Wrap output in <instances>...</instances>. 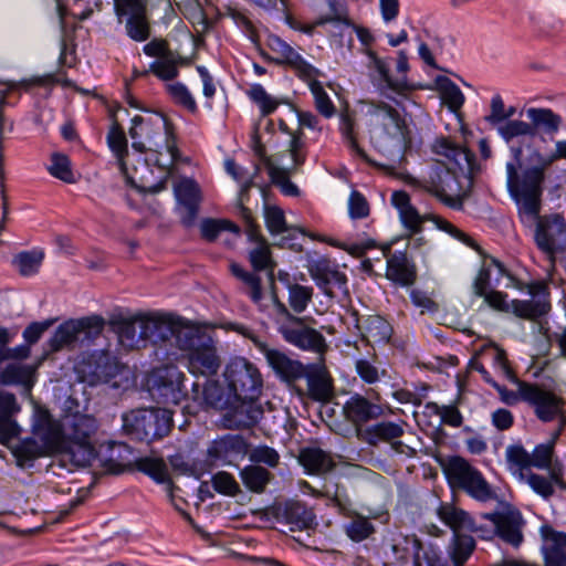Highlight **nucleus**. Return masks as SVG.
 <instances>
[{
	"label": "nucleus",
	"instance_id": "1",
	"mask_svg": "<svg viewBox=\"0 0 566 566\" xmlns=\"http://www.w3.org/2000/svg\"><path fill=\"white\" fill-rule=\"evenodd\" d=\"M497 132L510 144L513 160L506 164L507 189L521 206V211L528 216H536L541 210V197L543 192L544 169L531 167L518 175L522 166L523 145L530 147L536 137V129L530 123L512 119L502 124Z\"/></svg>",
	"mask_w": 566,
	"mask_h": 566
},
{
	"label": "nucleus",
	"instance_id": "2",
	"mask_svg": "<svg viewBox=\"0 0 566 566\" xmlns=\"http://www.w3.org/2000/svg\"><path fill=\"white\" fill-rule=\"evenodd\" d=\"M364 116L375 148L387 156L402 157L411 147L412 135L405 116L382 101H365Z\"/></svg>",
	"mask_w": 566,
	"mask_h": 566
},
{
	"label": "nucleus",
	"instance_id": "3",
	"mask_svg": "<svg viewBox=\"0 0 566 566\" xmlns=\"http://www.w3.org/2000/svg\"><path fill=\"white\" fill-rule=\"evenodd\" d=\"M76 398L69 396L63 402V440L77 464H90L98 457V451L91 438L98 429L97 419L93 415L80 410Z\"/></svg>",
	"mask_w": 566,
	"mask_h": 566
},
{
	"label": "nucleus",
	"instance_id": "4",
	"mask_svg": "<svg viewBox=\"0 0 566 566\" xmlns=\"http://www.w3.org/2000/svg\"><path fill=\"white\" fill-rule=\"evenodd\" d=\"M144 126H149L153 135L149 138L157 136L159 143H155L156 146H160L163 150L146 149L144 147V163L148 167H156L160 171V181L154 187H144V193L149 191L156 193L165 188L167 179L170 174V169L178 159L179 153L176 145V139L172 132V125L166 118L165 115L158 112H150L144 107Z\"/></svg>",
	"mask_w": 566,
	"mask_h": 566
},
{
	"label": "nucleus",
	"instance_id": "5",
	"mask_svg": "<svg viewBox=\"0 0 566 566\" xmlns=\"http://www.w3.org/2000/svg\"><path fill=\"white\" fill-rule=\"evenodd\" d=\"M178 349L187 355V368L195 376L213 377L221 367L213 339L198 328L184 331L178 336Z\"/></svg>",
	"mask_w": 566,
	"mask_h": 566
},
{
	"label": "nucleus",
	"instance_id": "6",
	"mask_svg": "<svg viewBox=\"0 0 566 566\" xmlns=\"http://www.w3.org/2000/svg\"><path fill=\"white\" fill-rule=\"evenodd\" d=\"M443 472L452 489L462 490L479 502L495 499V493L482 472L467 459L460 455L448 458L443 465Z\"/></svg>",
	"mask_w": 566,
	"mask_h": 566
},
{
	"label": "nucleus",
	"instance_id": "7",
	"mask_svg": "<svg viewBox=\"0 0 566 566\" xmlns=\"http://www.w3.org/2000/svg\"><path fill=\"white\" fill-rule=\"evenodd\" d=\"M531 300H507V294L496 290H490L483 295L484 302L493 310L503 313H513L524 319H536L547 314L551 310L548 293L543 284L536 283L530 286Z\"/></svg>",
	"mask_w": 566,
	"mask_h": 566
},
{
	"label": "nucleus",
	"instance_id": "8",
	"mask_svg": "<svg viewBox=\"0 0 566 566\" xmlns=\"http://www.w3.org/2000/svg\"><path fill=\"white\" fill-rule=\"evenodd\" d=\"M106 143L124 177L127 189L126 202L132 210L139 211L142 206L133 198V193L142 197V184L134 176L137 172V166L129 161L128 140L122 125L116 119L113 120L107 133Z\"/></svg>",
	"mask_w": 566,
	"mask_h": 566
},
{
	"label": "nucleus",
	"instance_id": "9",
	"mask_svg": "<svg viewBox=\"0 0 566 566\" xmlns=\"http://www.w3.org/2000/svg\"><path fill=\"white\" fill-rule=\"evenodd\" d=\"M387 546L390 551L388 556L394 563H407L412 557L413 566H448L437 546L423 547L415 534L395 533Z\"/></svg>",
	"mask_w": 566,
	"mask_h": 566
},
{
	"label": "nucleus",
	"instance_id": "10",
	"mask_svg": "<svg viewBox=\"0 0 566 566\" xmlns=\"http://www.w3.org/2000/svg\"><path fill=\"white\" fill-rule=\"evenodd\" d=\"M119 369L118 358L108 349H93L84 353L74 364L76 380L88 386L109 382L117 376Z\"/></svg>",
	"mask_w": 566,
	"mask_h": 566
},
{
	"label": "nucleus",
	"instance_id": "11",
	"mask_svg": "<svg viewBox=\"0 0 566 566\" xmlns=\"http://www.w3.org/2000/svg\"><path fill=\"white\" fill-rule=\"evenodd\" d=\"M185 374L176 366L166 365L154 368L144 379L150 398L158 405H178L185 397Z\"/></svg>",
	"mask_w": 566,
	"mask_h": 566
},
{
	"label": "nucleus",
	"instance_id": "12",
	"mask_svg": "<svg viewBox=\"0 0 566 566\" xmlns=\"http://www.w3.org/2000/svg\"><path fill=\"white\" fill-rule=\"evenodd\" d=\"M275 308L284 321L279 325V332L289 344L314 353H323L327 345L325 337L316 329L304 324V319L292 314L286 305L275 302Z\"/></svg>",
	"mask_w": 566,
	"mask_h": 566
},
{
	"label": "nucleus",
	"instance_id": "13",
	"mask_svg": "<svg viewBox=\"0 0 566 566\" xmlns=\"http://www.w3.org/2000/svg\"><path fill=\"white\" fill-rule=\"evenodd\" d=\"M224 379L235 399L256 400L263 379L254 364L243 357H235L226 367Z\"/></svg>",
	"mask_w": 566,
	"mask_h": 566
},
{
	"label": "nucleus",
	"instance_id": "14",
	"mask_svg": "<svg viewBox=\"0 0 566 566\" xmlns=\"http://www.w3.org/2000/svg\"><path fill=\"white\" fill-rule=\"evenodd\" d=\"M191 329L190 322L180 316L158 311H144V342L160 345L174 338L178 348L179 334Z\"/></svg>",
	"mask_w": 566,
	"mask_h": 566
},
{
	"label": "nucleus",
	"instance_id": "15",
	"mask_svg": "<svg viewBox=\"0 0 566 566\" xmlns=\"http://www.w3.org/2000/svg\"><path fill=\"white\" fill-rule=\"evenodd\" d=\"M517 395L521 400L534 408L536 417L551 422L563 412L564 399L535 384L517 380Z\"/></svg>",
	"mask_w": 566,
	"mask_h": 566
},
{
	"label": "nucleus",
	"instance_id": "16",
	"mask_svg": "<svg viewBox=\"0 0 566 566\" xmlns=\"http://www.w3.org/2000/svg\"><path fill=\"white\" fill-rule=\"evenodd\" d=\"M520 214L526 216L531 219H537L535 230V241L537 247L547 254H555L566 245V221L559 214H553L547 217L528 216L521 211L518 205Z\"/></svg>",
	"mask_w": 566,
	"mask_h": 566
},
{
	"label": "nucleus",
	"instance_id": "17",
	"mask_svg": "<svg viewBox=\"0 0 566 566\" xmlns=\"http://www.w3.org/2000/svg\"><path fill=\"white\" fill-rule=\"evenodd\" d=\"M266 45L276 55L273 59L275 64L289 66L301 81L321 76V71L317 67L307 62L279 35L270 34L266 39Z\"/></svg>",
	"mask_w": 566,
	"mask_h": 566
},
{
	"label": "nucleus",
	"instance_id": "18",
	"mask_svg": "<svg viewBox=\"0 0 566 566\" xmlns=\"http://www.w3.org/2000/svg\"><path fill=\"white\" fill-rule=\"evenodd\" d=\"M254 344L264 356L268 365L282 381L291 385L303 379L307 365L291 358L284 352L271 347L264 342L254 340Z\"/></svg>",
	"mask_w": 566,
	"mask_h": 566
},
{
	"label": "nucleus",
	"instance_id": "19",
	"mask_svg": "<svg viewBox=\"0 0 566 566\" xmlns=\"http://www.w3.org/2000/svg\"><path fill=\"white\" fill-rule=\"evenodd\" d=\"M177 200V212L186 228L195 226L200 203V189L191 178H180L174 184Z\"/></svg>",
	"mask_w": 566,
	"mask_h": 566
},
{
	"label": "nucleus",
	"instance_id": "20",
	"mask_svg": "<svg viewBox=\"0 0 566 566\" xmlns=\"http://www.w3.org/2000/svg\"><path fill=\"white\" fill-rule=\"evenodd\" d=\"M63 413L61 419H55L50 410L34 403L31 417L32 434L39 438L43 446L54 447L63 440Z\"/></svg>",
	"mask_w": 566,
	"mask_h": 566
},
{
	"label": "nucleus",
	"instance_id": "21",
	"mask_svg": "<svg viewBox=\"0 0 566 566\" xmlns=\"http://www.w3.org/2000/svg\"><path fill=\"white\" fill-rule=\"evenodd\" d=\"M428 189L447 207L453 210L463 209L464 195L461 193L457 176L450 169L436 170Z\"/></svg>",
	"mask_w": 566,
	"mask_h": 566
},
{
	"label": "nucleus",
	"instance_id": "22",
	"mask_svg": "<svg viewBox=\"0 0 566 566\" xmlns=\"http://www.w3.org/2000/svg\"><path fill=\"white\" fill-rule=\"evenodd\" d=\"M365 54L368 57L367 69L371 81L382 96L391 98L390 93L400 94L407 90V82L391 77L387 59L379 57L377 53L370 49H366Z\"/></svg>",
	"mask_w": 566,
	"mask_h": 566
},
{
	"label": "nucleus",
	"instance_id": "23",
	"mask_svg": "<svg viewBox=\"0 0 566 566\" xmlns=\"http://www.w3.org/2000/svg\"><path fill=\"white\" fill-rule=\"evenodd\" d=\"M241 212L245 219L247 234L250 241L254 242V247L249 252V260L255 271L269 270L273 275L274 261L272 260L271 250L266 240L260 234L258 226L254 223L251 212L248 208L241 207Z\"/></svg>",
	"mask_w": 566,
	"mask_h": 566
},
{
	"label": "nucleus",
	"instance_id": "24",
	"mask_svg": "<svg viewBox=\"0 0 566 566\" xmlns=\"http://www.w3.org/2000/svg\"><path fill=\"white\" fill-rule=\"evenodd\" d=\"M118 27L133 41L142 42V0H113Z\"/></svg>",
	"mask_w": 566,
	"mask_h": 566
},
{
	"label": "nucleus",
	"instance_id": "25",
	"mask_svg": "<svg viewBox=\"0 0 566 566\" xmlns=\"http://www.w3.org/2000/svg\"><path fill=\"white\" fill-rule=\"evenodd\" d=\"M483 517L492 522L496 534L504 542L515 547L523 542L522 527L524 521L518 511L488 513L484 514Z\"/></svg>",
	"mask_w": 566,
	"mask_h": 566
},
{
	"label": "nucleus",
	"instance_id": "26",
	"mask_svg": "<svg viewBox=\"0 0 566 566\" xmlns=\"http://www.w3.org/2000/svg\"><path fill=\"white\" fill-rule=\"evenodd\" d=\"M433 150L452 161L464 175H473L479 169L475 155L448 138L437 139L433 144Z\"/></svg>",
	"mask_w": 566,
	"mask_h": 566
},
{
	"label": "nucleus",
	"instance_id": "27",
	"mask_svg": "<svg viewBox=\"0 0 566 566\" xmlns=\"http://www.w3.org/2000/svg\"><path fill=\"white\" fill-rule=\"evenodd\" d=\"M308 272L316 285L326 295L332 296V286H336L339 290L347 292L346 274L338 271L336 265L332 264L328 260L321 259L313 262L308 268Z\"/></svg>",
	"mask_w": 566,
	"mask_h": 566
},
{
	"label": "nucleus",
	"instance_id": "28",
	"mask_svg": "<svg viewBox=\"0 0 566 566\" xmlns=\"http://www.w3.org/2000/svg\"><path fill=\"white\" fill-rule=\"evenodd\" d=\"M239 403L224 416V426L229 429H245L256 424L262 416L263 408L256 400L237 399Z\"/></svg>",
	"mask_w": 566,
	"mask_h": 566
},
{
	"label": "nucleus",
	"instance_id": "29",
	"mask_svg": "<svg viewBox=\"0 0 566 566\" xmlns=\"http://www.w3.org/2000/svg\"><path fill=\"white\" fill-rule=\"evenodd\" d=\"M172 423V411L168 408L144 407V440L163 439L169 434Z\"/></svg>",
	"mask_w": 566,
	"mask_h": 566
},
{
	"label": "nucleus",
	"instance_id": "30",
	"mask_svg": "<svg viewBox=\"0 0 566 566\" xmlns=\"http://www.w3.org/2000/svg\"><path fill=\"white\" fill-rule=\"evenodd\" d=\"M390 201L399 213V220L402 227L408 230L410 234L420 233L423 223L430 219V216L420 214L418 209L412 206L410 196L403 190L394 191Z\"/></svg>",
	"mask_w": 566,
	"mask_h": 566
},
{
	"label": "nucleus",
	"instance_id": "31",
	"mask_svg": "<svg viewBox=\"0 0 566 566\" xmlns=\"http://www.w3.org/2000/svg\"><path fill=\"white\" fill-rule=\"evenodd\" d=\"M245 449L244 440L238 434H226L208 448V459L214 465L230 464Z\"/></svg>",
	"mask_w": 566,
	"mask_h": 566
},
{
	"label": "nucleus",
	"instance_id": "32",
	"mask_svg": "<svg viewBox=\"0 0 566 566\" xmlns=\"http://www.w3.org/2000/svg\"><path fill=\"white\" fill-rule=\"evenodd\" d=\"M345 418L354 424H363L384 415V408L360 394L352 395L343 406Z\"/></svg>",
	"mask_w": 566,
	"mask_h": 566
},
{
	"label": "nucleus",
	"instance_id": "33",
	"mask_svg": "<svg viewBox=\"0 0 566 566\" xmlns=\"http://www.w3.org/2000/svg\"><path fill=\"white\" fill-rule=\"evenodd\" d=\"M20 411L14 394L0 390V442L8 443L20 433L13 416Z\"/></svg>",
	"mask_w": 566,
	"mask_h": 566
},
{
	"label": "nucleus",
	"instance_id": "34",
	"mask_svg": "<svg viewBox=\"0 0 566 566\" xmlns=\"http://www.w3.org/2000/svg\"><path fill=\"white\" fill-rule=\"evenodd\" d=\"M387 277L401 285L410 286L416 282L417 271L413 262L408 258L406 251H395L387 255Z\"/></svg>",
	"mask_w": 566,
	"mask_h": 566
},
{
	"label": "nucleus",
	"instance_id": "35",
	"mask_svg": "<svg viewBox=\"0 0 566 566\" xmlns=\"http://www.w3.org/2000/svg\"><path fill=\"white\" fill-rule=\"evenodd\" d=\"M281 518L292 532L308 530L316 525L313 509L300 501L285 502L281 507Z\"/></svg>",
	"mask_w": 566,
	"mask_h": 566
},
{
	"label": "nucleus",
	"instance_id": "36",
	"mask_svg": "<svg viewBox=\"0 0 566 566\" xmlns=\"http://www.w3.org/2000/svg\"><path fill=\"white\" fill-rule=\"evenodd\" d=\"M439 518L449 526L453 534H461V531L475 533L479 531L473 517L464 510L450 503H441L438 511Z\"/></svg>",
	"mask_w": 566,
	"mask_h": 566
},
{
	"label": "nucleus",
	"instance_id": "37",
	"mask_svg": "<svg viewBox=\"0 0 566 566\" xmlns=\"http://www.w3.org/2000/svg\"><path fill=\"white\" fill-rule=\"evenodd\" d=\"M303 379L306 380L307 392L313 400L327 401L332 398L331 380L321 368L307 365Z\"/></svg>",
	"mask_w": 566,
	"mask_h": 566
},
{
	"label": "nucleus",
	"instance_id": "38",
	"mask_svg": "<svg viewBox=\"0 0 566 566\" xmlns=\"http://www.w3.org/2000/svg\"><path fill=\"white\" fill-rule=\"evenodd\" d=\"M74 322L78 343L83 346H91L103 333L106 325L105 318L98 314L74 318Z\"/></svg>",
	"mask_w": 566,
	"mask_h": 566
},
{
	"label": "nucleus",
	"instance_id": "39",
	"mask_svg": "<svg viewBox=\"0 0 566 566\" xmlns=\"http://www.w3.org/2000/svg\"><path fill=\"white\" fill-rule=\"evenodd\" d=\"M74 318L61 323L53 335L45 342L44 352L57 353L64 347H71L78 343Z\"/></svg>",
	"mask_w": 566,
	"mask_h": 566
},
{
	"label": "nucleus",
	"instance_id": "40",
	"mask_svg": "<svg viewBox=\"0 0 566 566\" xmlns=\"http://www.w3.org/2000/svg\"><path fill=\"white\" fill-rule=\"evenodd\" d=\"M45 253L42 249L21 251L12 259V265L22 277H32L40 272Z\"/></svg>",
	"mask_w": 566,
	"mask_h": 566
},
{
	"label": "nucleus",
	"instance_id": "41",
	"mask_svg": "<svg viewBox=\"0 0 566 566\" xmlns=\"http://www.w3.org/2000/svg\"><path fill=\"white\" fill-rule=\"evenodd\" d=\"M247 96L254 103L261 116L265 117L273 114L282 104H289L287 98L276 97L266 92V90L259 83L251 84L247 91Z\"/></svg>",
	"mask_w": 566,
	"mask_h": 566
},
{
	"label": "nucleus",
	"instance_id": "42",
	"mask_svg": "<svg viewBox=\"0 0 566 566\" xmlns=\"http://www.w3.org/2000/svg\"><path fill=\"white\" fill-rule=\"evenodd\" d=\"M475 549V539L467 534H453L447 553L453 566H463Z\"/></svg>",
	"mask_w": 566,
	"mask_h": 566
},
{
	"label": "nucleus",
	"instance_id": "43",
	"mask_svg": "<svg viewBox=\"0 0 566 566\" xmlns=\"http://www.w3.org/2000/svg\"><path fill=\"white\" fill-rule=\"evenodd\" d=\"M144 474L150 476L156 483L163 484L167 495L174 501L175 485L171 481L167 464L163 459L144 457Z\"/></svg>",
	"mask_w": 566,
	"mask_h": 566
},
{
	"label": "nucleus",
	"instance_id": "44",
	"mask_svg": "<svg viewBox=\"0 0 566 566\" xmlns=\"http://www.w3.org/2000/svg\"><path fill=\"white\" fill-rule=\"evenodd\" d=\"M33 370L28 365L18 363H9L0 371V384L3 386H23L30 389L33 386Z\"/></svg>",
	"mask_w": 566,
	"mask_h": 566
},
{
	"label": "nucleus",
	"instance_id": "45",
	"mask_svg": "<svg viewBox=\"0 0 566 566\" xmlns=\"http://www.w3.org/2000/svg\"><path fill=\"white\" fill-rule=\"evenodd\" d=\"M505 460L509 470L517 476L518 480L524 478L532 468L531 453H528L521 443L510 444L506 447Z\"/></svg>",
	"mask_w": 566,
	"mask_h": 566
},
{
	"label": "nucleus",
	"instance_id": "46",
	"mask_svg": "<svg viewBox=\"0 0 566 566\" xmlns=\"http://www.w3.org/2000/svg\"><path fill=\"white\" fill-rule=\"evenodd\" d=\"M361 324L363 336L369 342L386 343L391 337L390 324L379 315H369Z\"/></svg>",
	"mask_w": 566,
	"mask_h": 566
},
{
	"label": "nucleus",
	"instance_id": "47",
	"mask_svg": "<svg viewBox=\"0 0 566 566\" xmlns=\"http://www.w3.org/2000/svg\"><path fill=\"white\" fill-rule=\"evenodd\" d=\"M339 132L344 138L349 150L364 161L378 166L375 161H373L367 153L359 146L356 135H355V119L349 113H343L339 118Z\"/></svg>",
	"mask_w": 566,
	"mask_h": 566
},
{
	"label": "nucleus",
	"instance_id": "48",
	"mask_svg": "<svg viewBox=\"0 0 566 566\" xmlns=\"http://www.w3.org/2000/svg\"><path fill=\"white\" fill-rule=\"evenodd\" d=\"M244 486L254 493H262L270 482L271 472L260 465H247L240 472Z\"/></svg>",
	"mask_w": 566,
	"mask_h": 566
},
{
	"label": "nucleus",
	"instance_id": "49",
	"mask_svg": "<svg viewBox=\"0 0 566 566\" xmlns=\"http://www.w3.org/2000/svg\"><path fill=\"white\" fill-rule=\"evenodd\" d=\"M527 118L532 122L531 125L537 130L542 127L547 134H555L558 132L562 124V117L555 114L549 108H528Z\"/></svg>",
	"mask_w": 566,
	"mask_h": 566
},
{
	"label": "nucleus",
	"instance_id": "50",
	"mask_svg": "<svg viewBox=\"0 0 566 566\" xmlns=\"http://www.w3.org/2000/svg\"><path fill=\"white\" fill-rule=\"evenodd\" d=\"M300 461L308 473L327 472L332 462L329 457L321 449L307 448L301 451Z\"/></svg>",
	"mask_w": 566,
	"mask_h": 566
},
{
	"label": "nucleus",
	"instance_id": "51",
	"mask_svg": "<svg viewBox=\"0 0 566 566\" xmlns=\"http://www.w3.org/2000/svg\"><path fill=\"white\" fill-rule=\"evenodd\" d=\"M106 452L107 455L104 459H101V461H103L107 470L112 472H120L122 469L130 462L128 458L126 459L123 455L124 453H132V449L126 442L112 441L109 442Z\"/></svg>",
	"mask_w": 566,
	"mask_h": 566
},
{
	"label": "nucleus",
	"instance_id": "52",
	"mask_svg": "<svg viewBox=\"0 0 566 566\" xmlns=\"http://www.w3.org/2000/svg\"><path fill=\"white\" fill-rule=\"evenodd\" d=\"M442 102L452 111L457 112L464 104V95L459 86L446 76L437 78Z\"/></svg>",
	"mask_w": 566,
	"mask_h": 566
},
{
	"label": "nucleus",
	"instance_id": "53",
	"mask_svg": "<svg viewBox=\"0 0 566 566\" xmlns=\"http://www.w3.org/2000/svg\"><path fill=\"white\" fill-rule=\"evenodd\" d=\"M148 73L164 82L175 80L179 75V69L174 54L150 62L148 69L144 70V76Z\"/></svg>",
	"mask_w": 566,
	"mask_h": 566
},
{
	"label": "nucleus",
	"instance_id": "54",
	"mask_svg": "<svg viewBox=\"0 0 566 566\" xmlns=\"http://www.w3.org/2000/svg\"><path fill=\"white\" fill-rule=\"evenodd\" d=\"M48 171L52 177L65 184L75 182L71 159L64 153L55 151L51 155V165L48 167Z\"/></svg>",
	"mask_w": 566,
	"mask_h": 566
},
{
	"label": "nucleus",
	"instance_id": "55",
	"mask_svg": "<svg viewBox=\"0 0 566 566\" xmlns=\"http://www.w3.org/2000/svg\"><path fill=\"white\" fill-rule=\"evenodd\" d=\"M165 88L176 105L185 108L191 114L198 112L197 102L186 84L181 82L168 83Z\"/></svg>",
	"mask_w": 566,
	"mask_h": 566
},
{
	"label": "nucleus",
	"instance_id": "56",
	"mask_svg": "<svg viewBox=\"0 0 566 566\" xmlns=\"http://www.w3.org/2000/svg\"><path fill=\"white\" fill-rule=\"evenodd\" d=\"M42 446L38 442L36 437L24 438L13 451L17 463L20 467H32L34 460L41 455Z\"/></svg>",
	"mask_w": 566,
	"mask_h": 566
},
{
	"label": "nucleus",
	"instance_id": "57",
	"mask_svg": "<svg viewBox=\"0 0 566 566\" xmlns=\"http://www.w3.org/2000/svg\"><path fill=\"white\" fill-rule=\"evenodd\" d=\"M289 305L295 314H302L306 311L313 300L314 289L307 285H289Z\"/></svg>",
	"mask_w": 566,
	"mask_h": 566
},
{
	"label": "nucleus",
	"instance_id": "58",
	"mask_svg": "<svg viewBox=\"0 0 566 566\" xmlns=\"http://www.w3.org/2000/svg\"><path fill=\"white\" fill-rule=\"evenodd\" d=\"M231 273L243 282L245 285V293L251 297L254 303H258L262 300V287H261V279L252 273L245 271L239 264H231Z\"/></svg>",
	"mask_w": 566,
	"mask_h": 566
},
{
	"label": "nucleus",
	"instance_id": "59",
	"mask_svg": "<svg viewBox=\"0 0 566 566\" xmlns=\"http://www.w3.org/2000/svg\"><path fill=\"white\" fill-rule=\"evenodd\" d=\"M308 84L310 91L315 98L316 109L325 117L329 118L335 113V106L329 98L328 94L324 90L322 83L317 81V77L311 80H302Z\"/></svg>",
	"mask_w": 566,
	"mask_h": 566
},
{
	"label": "nucleus",
	"instance_id": "60",
	"mask_svg": "<svg viewBox=\"0 0 566 566\" xmlns=\"http://www.w3.org/2000/svg\"><path fill=\"white\" fill-rule=\"evenodd\" d=\"M345 533L353 542H363L375 533L373 523L363 515H356L345 525Z\"/></svg>",
	"mask_w": 566,
	"mask_h": 566
},
{
	"label": "nucleus",
	"instance_id": "61",
	"mask_svg": "<svg viewBox=\"0 0 566 566\" xmlns=\"http://www.w3.org/2000/svg\"><path fill=\"white\" fill-rule=\"evenodd\" d=\"M222 231H231L234 233H239L240 229L237 224L228 220H214V219H203L200 223V233L201 237L212 242Z\"/></svg>",
	"mask_w": 566,
	"mask_h": 566
},
{
	"label": "nucleus",
	"instance_id": "62",
	"mask_svg": "<svg viewBox=\"0 0 566 566\" xmlns=\"http://www.w3.org/2000/svg\"><path fill=\"white\" fill-rule=\"evenodd\" d=\"M426 409L434 415H438L441 419V423L450 426L452 428H459L463 423V416L460 410L453 405L440 406L437 402H428Z\"/></svg>",
	"mask_w": 566,
	"mask_h": 566
},
{
	"label": "nucleus",
	"instance_id": "63",
	"mask_svg": "<svg viewBox=\"0 0 566 566\" xmlns=\"http://www.w3.org/2000/svg\"><path fill=\"white\" fill-rule=\"evenodd\" d=\"M122 431L132 441H142V407H137L122 416Z\"/></svg>",
	"mask_w": 566,
	"mask_h": 566
},
{
	"label": "nucleus",
	"instance_id": "64",
	"mask_svg": "<svg viewBox=\"0 0 566 566\" xmlns=\"http://www.w3.org/2000/svg\"><path fill=\"white\" fill-rule=\"evenodd\" d=\"M543 539L542 552L566 551V534L544 524L539 528Z\"/></svg>",
	"mask_w": 566,
	"mask_h": 566
}]
</instances>
